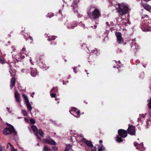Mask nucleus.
<instances>
[{"instance_id": "20e7f679", "label": "nucleus", "mask_w": 151, "mask_h": 151, "mask_svg": "<svg viewBox=\"0 0 151 151\" xmlns=\"http://www.w3.org/2000/svg\"><path fill=\"white\" fill-rule=\"evenodd\" d=\"M150 24L149 22L142 23L141 28L143 31H151V27L149 26Z\"/></svg>"}, {"instance_id": "39448f33", "label": "nucleus", "mask_w": 151, "mask_h": 151, "mask_svg": "<svg viewBox=\"0 0 151 151\" xmlns=\"http://www.w3.org/2000/svg\"><path fill=\"white\" fill-rule=\"evenodd\" d=\"M135 129V127L134 126L129 125L127 129V133L132 135H134L136 132Z\"/></svg>"}, {"instance_id": "f257e3e1", "label": "nucleus", "mask_w": 151, "mask_h": 151, "mask_svg": "<svg viewBox=\"0 0 151 151\" xmlns=\"http://www.w3.org/2000/svg\"><path fill=\"white\" fill-rule=\"evenodd\" d=\"M118 12L122 16L128 13L129 8L127 6L125 5L124 3L118 4Z\"/></svg>"}, {"instance_id": "c03bdc74", "label": "nucleus", "mask_w": 151, "mask_h": 151, "mask_svg": "<svg viewBox=\"0 0 151 151\" xmlns=\"http://www.w3.org/2000/svg\"><path fill=\"white\" fill-rule=\"evenodd\" d=\"M51 44L52 45H55L56 44V42L54 41H51Z\"/></svg>"}, {"instance_id": "a19ab883", "label": "nucleus", "mask_w": 151, "mask_h": 151, "mask_svg": "<svg viewBox=\"0 0 151 151\" xmlns=\"http://www.w3.org/2000/svg\"><path fill=\"white\" fill-rule=\"evenodd\" d=\"M56 94L54 93H50V96L52 98H55L56 97Z\"/></svg>"}, {"instance_id": "0e129e2a", "label": "nucleus", "mask_w": 151, "mask_h": 151, "mask_svg": "<svg viewBox=\"0 0 151 151\" xmlns=\"http://www.w3.org/2000/svg\"><path fill=\"white\" fill-rule=\"evenodd\" d=\"M65 60V62H66V61H67V60H66V59H65V60Z\"/></svg>"}, {"instance_id": "c9c22d12", "label": "nucleus", "mask_w": 151, "mask_h": 151, "mask_svg": "<svg viewBox=\"0 0 151 151\" xmlns=\"http://www.w3.org/2000/svg\"><path fill=\"white\" fill-rule=\"evenodd\" d=\"M134 146L136 147L137 149H138V147L139 146V145L138 143L136 142H134Z\"/></svg>"}, {"instance_id": "49530a36", "label": "nucleus", "mask_w": 151, "mask_h": 151, "mask_svg": "<svg viewBox=\"0 0 151 151\" xmlns=\"http://www.w3.org/2000/svg\"><path fill=\"white\" fill-rule=\"evenodd\" d=\"M76 67L74 68H73V71L74 72H75V73H76L77 72V70H76Z\"/></svg>"}, {"instance_id": "ea45409f", "label": "nucleus", "mask_w": 151, "mask_h": 151, "mask_svg": "<svg viewBox=\"0 0 151 151\" xmlns=\"http://www.w3.org/2000/svg\"><path fill=\"white\" fill-rule=\"evenodd\" d=\"M52 148L53 150L55 151H56L58 150V147L55 146H52Z\"/></svg>"}, {"instance_id": "1a4fd4ad", "label": "nucleus", "mask_w": 151, "mask_h": 151, "mask_svg": "<svg viewBox=\"0 0 151 151\" xmlns=\"http://www.w3.org/2000/svg\"><path fill=\"white\" fill-rule=\"evenodd\" d=\"M81 140L82 142L85 143L88 146L90 147H92L93 146V144L91 141H88L85 138L82 139Z\"/></svg>"}, {"instance_id": "f03ea898", "label": "nucleus", "mask_w": 151, "mask_h": 151, "mask_svg": "<svg viewBox=\"0 0 151 151\" xmlns=\"http://www.w3.org/2000/svg\"><path fill=\"white\" fill-rule=\"evenodd\" d=\"M87 14L89 17L91 18L92 17V19H98L101 16L100 12L97 9H95L92 12L91 14L90 12H88Z\"/></svg>"}, {"instance_id": "f8f14e48", "label": "nucleus", "mask_w": 151, "mask_h": 151, "mask_svg": "<svg viewBox=\"0 0 151 151\" xmlns=\"http://www.w3.org/2000/svg\"><path fill=\"white\" fill-rule=\"evenodd\" d=\"M15 83V79L14 77H12L11 80V84L10 87L12 88L14 86Z\"/></svg>"}, {"instance_id": "4c0bfd02", "label": "nucleus", "mask_w": 151, "mask_h": 151, "mask_svg": "<svg viewBox=\"0 0 151 151\" xmlns=\"http://www.w3.org/2000/svg\"><path fill=\"white\" fill-rule=\"evenodd\" d=\"M28 39H29L30 40V43H31L32 41H33V39L32 37L30 36H29L28 37Z\"/></svg>"}, {"instance_id": "5fc2aeb1", "label": "nucleus", "mask_w": 151, "mask_h": 151, "mask_svg": "<svg viewBox=\"0 0 151 151\" xmlns=\"http://www.w3.org/2000/svg\"><path fill=\"white\" fill-rule=\"evenodd\" d=\"M63 85H65V81H63Z\"/></svg>"}, {"instance_id": "8fccbe9b", "label": "nucleus", "mask_w": 151, "mask_h": 151, "mask_svg": "<svg viewBox=\"0 0 151 151\" xmlns=\"http://www.w3.org/2000/svg\"><path fill=\"white\" fill-rule=\"evenodd\" d=\"M99 143L100 144V145H101L102 144L103 141H102V140H100L99 141Z\"/></svg>"}, {"instance_id": "052dcab7", "label": "nucleus", "mask_w": 151, "mask_h": 151, "mask_svg": "<svg viewBox=\"0 0 151 151\" xmlns=\"http://www.w3.org/2000/svg\"><path fill=\"white\" fill-rule=\"evenodd\" d=\"M82 26H83V27H85V25H84V24H83V25Z\"/></svg>"}, {"instance_id": "69168bd1", "label": "nucleus", "mask_w": 151, "mask_h": 151, "mask_svg": "<svg viewBox=\"0 0 151 151\" xmlns=\"http://www.w3.org/2000/svg\"><path fill=\"white\" fill-rule=\"evenodd\" d=\"M7 109H9V108H8V107H7Z\"/></svg>"}, {"instance_id": "e433bc0d", "label": "nucleus", "mask_w": 151, "mask_h": 151, "mask_svg": "<svg viewBox=\"0 0 151 151\" xmlns=\"http://www.w3.org/2000/svg\"><path fill=\"white\" fill-rule=\"evenodd\" d=\"M91 151H97L96 147L95 146L91 147Z\"/></svg>"}, {"instance_id": "6e6552de", "label": "nucleus", "mask_w": 151, "mask_h": 151, "mask_svg": "<svg viewBox=\"0 0 151 151\" xmlns=\"http://www.w3.org/2000/svg\"><path fill=\"white\" fill-rule=\"evenodd\" d=\"M43 142L46 143H47L51 145H56V143L53 139H44L43 140Z\"/></svg>"}, {"instance_id": "338daca9", "label": "nucleus", "mask_w": 151, "mask_h": 151, "mask_svg": "<svg viewBox=\"0 0 151 151\" xmlns=\"http://www.w3.org/2000/svg\"><path fill=\"white\" fill-rule=\"evenodd\" d=\"M91 27L92 28H93V26H91Z\"/></svg>"}, {"instance_id": "b1692460", "label": "nucleus", "mask_w": 151, "mask_h": 151, "mask_svg": "<svg viewBox=\"0 0 151 151\" xmlns=\"http://www.w3.org/2000/svg\"><path fill=\"white\" fill-rule=\"evenodd\" d=\"M15 70L14 69L12 70V71L11 72L9 71L10 74L11 76L12 77H14L15 75Z\"/></svg>"}, {"instance_id": "680f3d73", "label": "nucleus", "mask_w": 151, "mask_h": 151, "mask_svg": "<svg viewBox=\"0 0 151 151\" xmlns=\"http://www.w3.org/2000/svg\"><path fill=\"white\" fill-rule=\"evenodd\" d=\"M47 138H48V139H49L50 138V136H48L47 137Z\"/></svg>"}, {"instance_id": "412c9836", "label": "nucleus", "mask_w": 151, "mask_h": 151, "mask_svg": "<svg viewBox=\"0 0 151 151\" xmlns=\"http://www.w3.org/2000/svg\"><path fill=\"white\" fill-rule=\"evenodd\" d=\"M117 42L119 44H122L123 42V40L122 36L117 38Z\"/></svg>"}, {"instance_id": "f3484780", "label": "nucleus", "mask_w": 151, "mask_h": 151, "mask_svg": "<svg viewBox=\"0 0 151 151\" xmlns=\"http://www.w3.org/2000/svg\"><path fill=\"white\" fill-rule=\"evenodd\" d=\"M26 104L27 108L28 111H31L32 109V107L30 103L29 102L28 103H27Z\"/></svg>"}, {"instance_id": "4468645a", "label": "nucleus", "mask_w": 151, "mask_h": 151, "mask_svg": "<svg viewBox=\"0 0 151 151\" xmlns=\"http://www.w3.org/2000/svg\"><path fill=\"white\" fill-rule=\"evenodd\" d=\"M99 148L98 151H104L106 150L103 144L98 146Z\"/></svg>"}, {"instance_id": "bf43d9fd", "label": "nucleus", "mask_w": 151, "mask_h": 151, "mask_svg": "<svg viewBox=\"0 0 151 151\" xmlns=\"http://www.w3.org/2000/svg\"><path fill=\"white\" fill-rule=\"evenodd\" d=\"M9 144L8 143V145H7V148L9 147Z\"/></svg>"}, {"instance_id": "e2e57ef3", "label": "nucleus", "mask_w": 151, "mask_h": 151, "mask_svg": "<svg viewBox=\"0 0 151 151\" xmlns=\"http://www.w3.org/2000/svg\"><path fill=\"white\" fill-rule=\"evenodd\" d=\"M25 40H27V37H26V38H25Z\"/></svg>"}, {"instance_id": "864d4df0", "label": "nucleus", "mask_w": 151, "mask_h": 151, "mask_svg": "<svg viewBox=\"0 0 151 151\" xmlns=\"http://www.w3.org/2000/svg\"><path fill=\"white\" fill-rule=\"evenodd\" d=\"M94 29H96V28L97 27V25H94Z\"/></svg>"}, {"instance_id": "4d7b16f0", "label": "nucleus", "mask_w": 151, "mask_h": 151, "mask_svg": "<svg viewBox=\"0 0 151 151\" xmlns=\"http://www.w3.org/2000/svg\"><path fill=\"white\" fill-rule=\"evenodd\" d=\"M85 71L87 73V74H89V73H87V70H85Z\"/></svg>"}, {"instance_id": "6e6d98bb", "label": "nucleus", "mask_w": 151, "mask_h": 151, "mask_svg": "<svg viewBox=\"0 0 151 151\" xmlns=\"http://www.w3.org/2000/svg\"><path fill=\"white\" fill-rule=\"evenodd\" d=\"M55 99L56 101H58V99L56 98Z\"/></svg>"}, {"instance_id": "7c9ffc66", "label": "nucleus", "mask_w": 151, "mask_h": 151, "mask_svg": "<svg viewBox=\"0 0 151 151\" xmlns=\"http://www.w3.org/2000/svg\"><path fill=\"white\" fill-rule=\"evenodd\" d=\"M54 16V14L52 13H49L46 16V17L51 18L53 16Z\"/></svg>"}, {"instance_id": "6ab92c4d", "label": "nucleus", "mask_w": 151, "mask_h": 151, "mask_svg": "<svg viewBox=\"0 0 151 151\" xmlns=\"http://www.w3.org/2000/svg\"><path fill=\"white\" fill-rule=\"evenodd\" d=\"M91 52L93 54H96V55H98L99 53V51L97 50L96 48H95L94 50H93Z\"/></svg>"}, {"instance_id": "bb28decb", "label": "nucleus", "mask_w": 151, "mask_h": 151, "mask_svg": "<svg viewBox=\"0 0 151 151\" xmlns=\"http://www.w3.org/2000/svg\"><path fill=\"white\" fill-rule=\"evenodd\" d=\"M43 151H50L51 149L50 148L46 146H45L43 149Z\"/></svg>"}, {"instance_id": "603ef678", "label": "nucleus", "mask_w": 151, "mask_h": 151, "mask_svg": "<svg viewBox=\"0 0 151 151\" xmlns=\"http://www.w3.org/2000/svg\"><path fill=\"white\" fill-rule=\"evenodd\" d=\"M106 24L107 26H109V27H110V25L109 24V23L108 22H106Z\"/></svg>"}, {"instance_id": "aec40b11", "label": "nucleus", "mask_w": 151, "mask_h": 151, "mask_svg": "<svg viewBox=\"0 0 151 151\" xmlns=\"http://www.w3.org/2000/svg\"><path fill=\"white\" fill-rule=\"evenodd\" d=\"M77 109L76 108L72 107L71 108V110L70 111L69 110V112L71 114L75 116L74 114H75V112L77 110Z\"/></svg>"}, {"instance_id": "9b49d317", "label": "nucleus", "mask_w": 151, "mask_h": 151, "mask_svg": "<svg viewBox=\"0 0 151 151\" xmlns=\"http://www.w3.org/2000/svg\"><path fill=\"white\" fill-rule=\"evenodd\" d=\"M141 6L146 10L149 11L151 9V6L147 3H142Z\"/></svg>"}, {"instance_id": "393cba45", "label": "nucleus", "mask_w": 151, "mask_h": 151, "mask_svg": "<svg viewBox=\"0 0 151 151\" xmlns=\"http://www.w3.org/2000/svg\"><path fill=\"white\" fill-rule=\"evenodd\" d=\"M149 18L148 16L147 15H142L141 19H144L145 20H147Z\"/></svg>"}, {"instance_id": "a211bd4d", "label": "nucleus", "mask_w": 151, "mask_h": 151, "mask_svg": "<svg viewBox=\"0 0 151 151\" xmlns=\"http://www.w3.org/2000/svg\"><path fill=\"white\" fill-rule=\"evenodd\" d=\"M57 37L55 36H49L47 39L48 41H52L54 40Z\"/></svg>"}, {"instance_id": "72a5a7b5", "label": "nucleus", "mask_w": 151, "mask_h": 151, "mask_svg": "<svg viewBox=\"0 0 151 151\" xmlns=\"http://www.w3.org/2000/svg\"><path fill=\"white\" fill-rule=\"evenodd\" d=\"M149 108L151 110V98L150 99V101L148 104Z\"/></svg>"}, {"instance_id": "3c124183", "label": "nucleus", "mask_w": 151, "mask_h": 151, "mask_svg": "<svg viewBox=\"0 0 151 151\" xmlns=\"http://www.w3.org/2000/svg\"><path fill=\"white\" fill-rule=\"evenodd\" d=\"M30 62L31 63L32 65H34V64L33 63V62H32V60L31 59V58H30V59H29Z\"/></svg>"}, {"instance_id": "774afa93", "label": "nucleus", "mask_w": 151, "mask_h": 151, "mask_svg": "<svg viewBox=\"0 0 151 151\" xmlns=\"http://www.w3.org/2000/svg\"><path fill=\"white\" fill-rule=\"evenodd\" d=\"M59 102V101H58L57 103H58Z\"/></svg>"}, {"instance_id": "c756f323", "label": "nucleus", "mask_w": 151, "mask_h": 151, "mask_svg": "<svg viewBox=\"0 0 151 151\" xmlns=\"http://www.w3.org/2000/svg\"><path fill=\"white\" fill-rule=\"evenodd\" d=\"M70 148V145L69 144L68 145L66 146L65 150L63 151H69Z\"/></svg>"}, {"instance_id": "58836bf2", "label": "nucleus", "mask_w": 151, "mask_h": 151, "mask_svg": "<svg viewBox=\"0 0 151 151\" xmlns=\"http://www.w3.org/2000/svg\"><path fill=\"white\" fill-rule=\"evenodd\" d=\"M9 71L11 72V71H12V70H13L12 69H13L12 68V65H9Z\"/></svg>"}, {"instance_id": "423d86ee", "label": "nucleus", "mask_w": 151, "mask_h": 151, "mask_svg": "<svg viewBox=\"0 0 151 151\" xmlns=\"http://www.w3.org/2000/svg\"><path fill=\"white\" fill-rule=\"evenodd\" d=\"M118 135L123 138H125L127 135V132L126 130L124 129H120L118 131Z\"/></svg>"}, {"instance_id": "5701e85b", "label": "nucleus", "mask_w": 151, "mask_h": 151, "mask_svg": "<svg viewBox=\"0 0 151 151\" xmlns=\"http://www.w3.org/2000/svg\"><path fill=\"white\" fill-rule=\"evenodd\" d=\"M31 129L34 132H37L38 130L37 127L34 125L32 126Z\"/></svg>"}, {"instance_id": "7ed1b4c3", "label": "nucleus", "mask_w": 151, "mask_h": 151, "mask_svg": "<svg viewBox=\"0 0 151 151\" xmlns=\"http://www.w3.org/2000/svg\"><path fill=\"white\" fill-rule=\"evenodd\" d=\"M10 126V128L6 127L4 129L3 131V133L5 135H8L11 134L13 133L15 135L17 134V132H16L14 127L12 125L7 123Z\"/></svg>"}, {"instance_id": "0eeeda50", "label": "nucleus", "mask_w": 151, "mask_h": 151, "mask_svg": "<svg viewBox=\"0 0 151 151\" xmlns=\"http://www.w3.org/2000/svg\"><path fill=\"white\" fill-rule=\"evenodd\" d=\"M27 70L28 72H30L31 75L33 77L35 76L37 74V70L36 68L30 67L29 69H27Z\"/></svg>"}, {"instance_id": "4be33fe9", "label": "nucleus", "mask_w": 151, "mask_h": 151, "mask_svg": "<svg viewBox=\"0 0 151 151\" xmlns=\"http://www.w3.org/2000/svg\"><path fill=\"white\" fill-rule=\"evenodd\" d=\"M24 99L26 104L29 102V100L27 97L24 94L22 95Z\"/></svg>"}, {"instance_id": "2eb2a0df", "label": "nucleus", "mask_w": 151, "mask_h": 151, "mask_svg": "<svg viewBox=\"0 0 151 151\" xmlns=\"http://www.w3.org/2000/svg\"><path fill=\"white\" fill-rule=\"evenodd\" d=\"M116 141L118 142H120L123 141L122 139V137L120 136L119 137V135H117L116 137Z\"/></svg>"}, {"instance_id": "a878e982", "label": "nucleus", "mask_w": 151, "mask_h": 151, "mask_svg": "<svg viewBox=\"0 0 151 151\" xmlns=\"http://www.w3.org/2000/svg\"><path fill=\"white\" fill-rule=\"evenodd\" d=\"M115 35L117 37V38L122 36V34L120 32H116Z\"/></svg>"}, {"instance_id": "cd10ccee", "label": "nucleus", "mask_w": 151, "mask_h": 151, "mask_svg": "<svg viewBox=\"0 0 151 151\" xmlns=\"http://www.w3.org/2000/svg\"><path fill=\"white\" fill-rule=\"evenodd\" d=\"M11 147V149L12 151H17V150L14 148V147L9 143H8Z\"/></svg>"}, {"instance_id": "09e8293b", "label": "nucleus", "mask_w": 151, "mask_h": 151, "mask_svg": "<svg viewBox=\"0 0 151 151\" xmlns=\"http://www.w3.org/2000/svg\"><path fill=\"white\" fill-rule=\"evenodd\" d=\"M36 136H37V138L38 139H40V137H39V136L37 134V133H36Z\"/></svg>"}, {"instance_id": "79ce46f5", "label": "nucleus", "mask_w": 151, "mask_h": 151, "mask_svg": "<svg viewBox=\"0 0 151 151\" xmlns=\"http://www.w3.org/2000/svg\"><path fill=\"white\" fill-rule=\"evenodd\" d=\"M80 113V111L77 109V110L75 112V114H76L78 115H79Z\"/></svg>"}, {"instance_id": "473e14b6", "label": "nucleus", "mask_w": 151, "mask_h": 151, "mask_svg": "<svg viewBox=\"0 0 151 151\" xmlns=\"http://www.w3.org/2000/svg\"><path fill=\"white\" fill-rule=\"evenodd\" d=\"M22 113L25 116H27V111L25 110H22Z\"/></svg>"}, {"instance_id": "dca6fc26", "label": "nucleus", "mask_w": 151, "mask_h": 151, "mask_svg": "<svg viewBox=\"0 0 151 151\" xmlns=\"http://www.w3.org/2000/svg\"><path fill=\"white\" fill-rule=\"evenodd\" d=\"M72 6L73 7V11L74 12H76L77 11V5L75 3V1H74V3L72 5Z\"/></svg>"}, {"instance_id": "2f4dec72", "label": "nucleus", "mask_w": 151, "mask_h": 151, "mask_svg": "<svg viewBox=\"0 0 151 151\" xmlns=\"http://www.w3.org/2000/svg\"><path fill=\"white\" fill-rule=\"evenodd\" d=\"M39 134L42 137L43 136L44 133L41 129H40L38 131Z\"/></svg>"}, {"instance_id": "ddd939ff", "label": "nucleus", "mask_w": 151, "mask_h": 151, "mask_svg": "<svg viewBox=\"0 0 151 151\" xmlns=\"http://www.w3.org/2000/svg\"><path fill=\"white\" fill-rule=\"evenodd\" d=\"M77 24L76 23H73L70 24H68V28L69 29H74V28L77 26Z\"/></svg>"}, {"instance_id": "f704fd0d", "label": "nucleus", "mask_w": 151, "mask_h": 151, "mask_svg": "<svg viewBox=\"0 0 151 151\" xmlns=\"http://www.w3.org/2000/svg\"><path fill=\"white\" fill-rule=\"evenodd\" d=\"M30 122L32 124H34L35 123V120L33 119H31L29 120Z\"/></svg>"}, {"instance_id": "37998d69", "label": "nucleus", "mask_w": 151, "mask_h": 151, "mask_svg": "<svg viewBox=\"0 0 151 151\" xmlns=\"http://www.w3.org/2000/svg\"><path fill=\"white\" fill-rule=\"evenodd\" d=\"M121 51H122L120 49H119V48H118L116 50V52L117 53H120L121 52Z\"/></svg>"}, {"instance_id": "13d9d810", "label": "nucleus", "mask_w": 151, "mask_h": 151, "mask_svg": "<svg viewBox=\"0 0 151 151\" xmlns=\"http://www.w3.org/2000/svg\"><path fill=\"white\" fill-rule=\"evenodd\" d=\"M0 151H2V149L1 148L0 146Z\"/></svg>"}, {"instance_id": "a18cd8bd", "label": "nucleus", "mask_w": 151, "mask_h": 151, "mask_svg": "<svg viewBox=\"0 0 151 151\" xmlns=\"http://www.w3.org/2000/svg\"><path fill=\"white\" fill-rule=\"evenodd\" d=\"M39 60L40 62H41L42 63H43V61L42 58H41L40 57H39Z\"/></svg>"}, {"instance_id": "9d476101", "label": "nucleus", "mask_w": 151, "mask_h": 151, "mask_svg": "<svg viewBox=\"0 0 151 151\" xmlns=\"http://www.w3.org/2000/svg\"><path fill=\"white\" fill-rule=\"evenodd\" d=\"M14 97L17 102L19 103L20 102V96L17 91H15Z\"/></svg>"}, {"instance_id": "c85d7f7f", "label": "nucleus", "mask_w": 151, "mask_h": 151, "mask_svg": "<svg viewBox=\"0 0 151 151\" xmlns=\"http://www.w3.org/2000/svg\"><path fill=\"white\" fill-rule=\"evenodd\" d=\"M58 90V89L57 87H54L52 89L50 92L52 93H55Z\"/></svg>"}, {"instance_id": "de8ad7c7", "label": "nucleus", "mask_w": 151, "mask_h": 151, "mask_svg": "<svg viewBox=\"0 0 151 151\" xmlns=\"http://www.w3.org/2000/svg\"><path fill=\"white\" fill-rule=\"evenodd\" d=\"M22 52H26L25 48L24 47H23L22 48Z\"/></svg>"}]
</instances>
